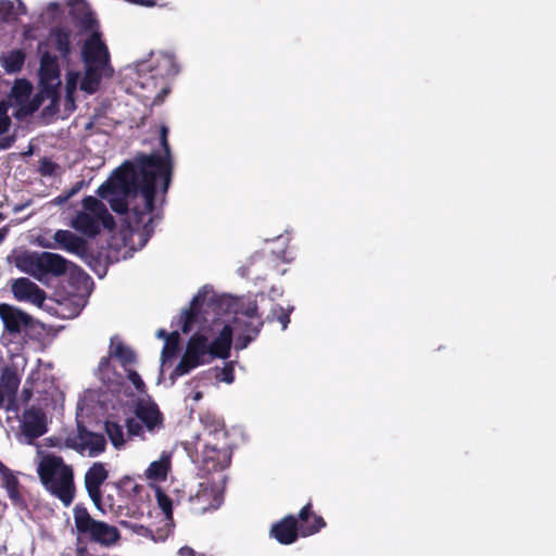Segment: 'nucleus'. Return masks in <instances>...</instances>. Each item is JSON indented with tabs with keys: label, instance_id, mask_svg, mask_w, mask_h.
<instances>
[{
	"label": "nucleus",
	"instance_id": "f257e3e1",
	"mask_svg": "<svg viewBox=\"0 0 556 556\" xmlns=\"http://www.w3.org/2000/svg\"><path fill=\"white\" fill-rule=\"evenodd\" d=\"M160 143L164 155L157 153L140 154L134 163L141 176L143 207H132L129 220L126 224L127 231H123V243H127L128 237L138 235L139 243H148L154 233L152 213L155 208L156 180L162 179V191L165 194L169 188L173 175V162L168 143V127L160 128Z\"/></svg>",
	"mask_w": 556,
	"mask_h": 556
},
{
	"label": "nucleus",
	"instance_id": "f03ea898",
	"mask_svg": "<svg viewBox=\"0 0 556 556\" xmlns=\"http://www.w3.org/2000/svg\"><path fill=\"white\" fill-rule=\"evenodd\" d=\"M83 210L77 212L71 222L72 228L81 237L71 230H58L54 243H88L86 239H93L102 229L113 231L115 219L106 205L93 195H86L81 201Z\"/></svg>",
	"mask_w": 556,
	"mask_h": 556
},
{
	"label": "nucleus",
	"instance_id": "7ed1b4c3",
	"mask_svg": "<svg viewBox=\"0 0 556 556\" xmlns=\"http://www.w3.org/2000/svg\"><path fill=\"white\" fill-rule=\"evenodd\" d=\"M179 72L175 58L168 53L138 64L136 85L152 94L153 103L160 104L170 92V79Z\"/></svg>",
	"mask_w": 556,
	"mask_h": 556
},
{
	"label": "nucleus",
	"instance_id": "20e7f679",
	"mask_svg": "<svg viewBox=\"0 0 556 556\" xmlns=\"http://www.w3.org/2000/svg\"><path fill=\"white\" fill-rule=\"evenodd\" d=\"M37 473L45 489L70 506L75 496L74 471L61 456L43 455L38 464Z\"/></svg>",
	"mask_w": 556,
	"mask_h": 556
},
{
	"label": "nucleus",
	"instance_id": "39448f33",
	"mask_svg": "<svg viewBox=\"0 0 556 556\" xmlns=\"http://www.w3.org/2000/svg\"><path fill=\"white\" fill-rule=\"evenodd\" d=\"M326 526L325 519L314 511L313 503L309 501L300 509L298 518L290 514L273 523L269 536L282 545H290L296 542L300 535L305 538L316 534Z\"/></svg>",
	"mask_w": 556,
	"mask_h": 556
},
{
	"label": "nucleus",
	"instance_id": "423d86ee",
	"mask_svg": "<svg viewBox=\"0 0 556 556\" xmlns=\"http://www.w3.org/2000/svg\"><path fill=\"white\" fill-rule=\"evenodd\" d=\"M50 249H64L78 257L99 277L103 278L111 264L121 258L131 257L144 245H42Z\"/></svg>",
	"mask_w": 556,
	"mask_h": 556
},
{
	"label": "nucleus",
	"instance_id": "0eeeda50",
	"mask_svg": "<svg viewBox=\"0 0 556 556\" xmlns=\"http://www.w3.org/2000/svg\"><path fill=\"white\" fill-rule=\"evenodd\" d=\"M207 440L204 445L202 463L206 471H220L231 463L228 432L224 422L206 415L201 418Z\"/></svg>",
	"mask_w": 556,
	"mask_h": 556
},
{
	"label": "nucleus",
	"instance_id": "6e6552de",
	"mask_svg": "<svg viewBox=\"0 0 556 556\" xmlns=\"http://www.w3.org/2000/svg\"><path fill=\"white\" fill-rule=\"evenodd\" d=\"M73 515L78 539H86L101 546H112L119 541L118 529L104 521L96 520L86 507L76 505Z\"/></svg>",
	"mask_w": 556,
	"mask_h": 556
},
{
	"label": "nucleus",
	"instance_id": "1a4fd4ad",
	"mask_svg": "<svg viewBox=\"0 0 556 556\" xmlns=\"http://www.w3.org/2000/svg\"><path fill=\"white\" fill-rule=\"evenodd\" d=\"M132 190L139 191L142 197L140 172L132 162L126 161L98 187L97 194L102 199H109L110 195H126Z\"/></svg>",
	"mask_w": 556,
	"mask_h": 556
},
{
	"label": "nucleus",
	"instance_id": "9d476101",
	"mask_svg": "<svg viewBox=\"0 0 556 556\" xmlns=\"http://www.w3.org/2000/svg\"><path fill=\"white\" fill-rule=\"evenodd\" d=\"M210 362L208 340L206 336L195 332L189 338L185 353L182 354L180 362L172 371L169 378L174 382L178 377H181L190 372L192 369Z\"/></svg>",
	"mask_w": 556,
	"mask_h": 556
},
{
	"label": "nucleus",
	"instance_id": "9b49d317",
	"mask_svg": "<svg viewBox=\"0 0 556 556\" xmlns=\"http://www.w3.org/2000/svg\"><path fill=\"white\" fill-rule=\"evenodd\" d=\"M207 308L212 309L217 316L232 311L235 313L233 323H241L243 318L256 319L257 317H262L258 313V305L255 300L235 303L232 298L215 293L208 298Z\"/></svg>",
	"mask_w": 556,
	"mask_h": 556
},
{
	"label": "nucleus",
	"instance_id": "f8f14e48",
	"mask_svg": "<svg viewBox=\"0 0 556 556\" xmlns=\"http://www.w3.org/2000/svg\"><path fill=\"white\" fill-rule=\"evenodd\" d=\"M39 80L47 98L54 100L59 97L60 66L56 55L49 51H45L40 56Z\"/></svg>",
	"mask_w": 556,
	"mask_h": 556
},
{
	"label": "nucleus",
	"instance_id": "ddd939ff",
	"mask_svg": "<svg viewBox=\"0 0 556 556\" xmlns=\"http://www.w3.org/2000/svg\"><path fill=\"white\" fill-rule=\"evenodd\" d=\"M81 60L84 65L109 68L114 73L110 63V52L108 46L101 38L99 31H93L84 42L81 47Z\"/></svg>",
	"mask_w": 556,
	"mask_h": 556
},
{
	"label": "nucleus",
	"instance_id": "4468645a",
	"mask_svg": "<svg viewBox=\"0 0 556 556\" xmlns=\"http://www.w3.org/2000/svg\"><path fill=\"white\" fill-rule=\"evenodd\" d=\"M0 318L5 331L12 336L34 329L37 324L33 316L7 303H0Z\"/></svg>",
	"mask_w": 556,
	"mask_h": 556
},
{
	"label": "nucleus",
	"instance_id": "2eb2a0df",
	"mask_svg": "<svg viewBox=\"0 0 556 556\" xmlns=\"http://www.w3.org/2000/svg\"><path fill=\"white\" fill-rule=\"evenodd\" d=\"M21 431L26 443L33 444L48 431L46 413L35 406L25 409L21 420Z\"/></svg>",
	"mask_w": 556,
	"mask_h": 556
},
{
	"label": "nucleus",
	"instance_id": "dca6fc26",
	"mask_svg": "<svg viewBox=\"0 0 556 556\" xmlns=\"http://www.w3.org/2000/svg\"><path fill=\"white\" fill-rule=\"evenodd\" d=\"M10 289L18 302H29L38 307H41L47 299L45 290L25 277L12 279Z\"/></svg>",
	"mask_w": 556,
	"mask_h": 556
},
{
	"label": "nucleus",
	"instance_id": "f3484780",
	"mask_svg": "<svg viewBox=\"0 0 556 556\" xmlns=\"http://www.w3.org/2000/svg\"><path fill=\"white\" fill-rule=\"evenodd\" d=\"M109 477V471L103 463H93L85 473V488L94 506L104 511L102 508L101 486Z\"/></svg>",
	"mask_w": 556,
	"mask_h": 556
},
{
	"label": "nucleus",
	"instance_id": "a211bd4d",
	"mask_svg": "<svg viewBox=\"0 0 556 556\" xmlns=\"http://www.w3.org/2000/svg\"><path fill=\"white\" fill-rule=\"evenodd\" d=\"M134 413L136 418L140 420L151 433L164 427V416L155 402L139 400L135 405Z\"/></svg>",
	"mask_w": 556,
	"mask_h": 556
},
{
	"label": "nucleus",
	"instance_id": "6ab92c4d",
	"mask_svg": "<svg viewBox=\"0 0 556 556\" xmlns=\"http://www.w3.org/2000/svg\"><path fill=\"white\" fill-rule=\"evenodd\" d=\"M207 287H202L192 298L188 308L182 309L180 314L181 331L189 333L193 326L200 321V314L203 305H207Z\"/></svg>",
	"mask_w": 556,
	"mask_h": 556
},
{
	"label": "nucleus",
	"instance_id": "aec40b11",
	"mask_svg": "<svg viewBox=\"0 0 556 556\" xmlns=\"http://www.w3.org/2000/svg\"><path fill=\"white\" fill-rule=\"evenodd\" d=\"M233 331L230 325H225L218 336L208 343L211 361L214 358L226 359L230 356Z\"/></svg>",
	"mask_w": 556,
	"mask_h": 556
},
{
	"label": "nucleus",
	"instance_id": "412c9836",
	"mask_svg": "<svg viewBox=\"0 0 556 556\" xmlns=\"http://www.w3.org/2000/svg\"><path fill=\"white\" fill-rule=\"evenodd\" d=\"M235 324L241 329V332L236 339V349L244 350L257 338L264 326V320L262 317H257L256 319L243 318L241 323Z\"/></svg>",
	"mask_w": 556,
	"mask_h": 556
},
{
	"label": "nucleus",
	"instance_id": "4be33fe9",
	"mask_svg": "<svg viewBox=\"0 0 556 556\" xmlns=\"http://www.w3.org/2000/svg\"><path fill=\"white\" fill-rule=\"evenodd\" d=\"M66 269V261L62 256L49 252L40 253L39 281L42 282L48 275L61 276Z\"/></svg>",
	"mask_w": 556,
	"mask_h": 556
},
{
	"label": "nucleus",
	"instance_id": "5701e85b",
	"mask_svg": "<svg viewBox=\"0 0 556 556\" xmlns=\"http://www.w3.org/2000/svg\"><path fill=\"white\" fill-rule=\"evenodd\" d=\"M71 36V29L61 26L52 27L49 31L48 40L63 60H68L72 54Z\"/></svg>",
	"mask_w": 556,
	"mask_h": 556
},
{
	"label": "nucleus",
	"instance_id": "b1692460",
	"mask_svg": "<svg viewBox=\"0 0 556 556\" xmlns=\"http://www.w3.org/2000/svg\"><path fill=\"white\" fill-rule=\"evenodd\" d=\"M113 73L109 68L85 65V74L80 80V89L87 93L98 91L101 79L111 77Z\"/></svg>",
	"mask_w": 556,
	"mask_h": 556
},
{
	"label": "nucleus",
	"instance_id": "393cba45",
	"mask_svg": "<svg viewBox=\"0 0 556 556\" xmlns=\"http://www.w3.org/2000/svg\"><path fill=\"white\" fill-rule=\"evenodd\" d=\"M81 450L88 448L90 456H97L105 451L106 441L102 433L79 429L78 434Z\"/></svg>",
	"mask_w": 556,
	"mask_h": 556
},
{
	"label": "nucleus",
	"instance_id": "a878e982",
	"mask_svg": "<svg viewBox=\"0 0 556 556\" xmlns=\"http://www.w3.org/2000/svg\"><path fill=\"white\" fill-rule=\"evenodd\" d=\"M13 263L21 271L26 273L38 280L40 253L21 252L13 256Z\"/></svg>",
	"mask_w": 556,
	"mask_h": 556
},
{
	"label": "nucleus",
	"instance_id": "bb28decb",
	"mask_svg": "<svg viewBox=\"0 0 556 556\" xmlns=\"http://www.w3.org/2000/svg\"><path fill=\"white\" fill-rule=\"evenodd\" d=\"M0 472L2 475L3 486L8 493L9 498L14 505L24 504V497L20 491V481L14 476L11 469L0 463Z\"/></svg>",
	"mask_w": 556,
	"mask_h": 556
},
{
	"label": "nucleus",
	"instance_id": "cd10ccee",
	"mask_svg": "<svg viewBox=\"0 0 556 556\" xmlns=\"http://www.w3.org/2000/svg\"><path fill=\"white\" fill-rule=\"evenodd\" d=\"M123 525L129 528L137 535L150 539L153 542H164L167 539L169 532L167 525L157 528L155 531L143 525L128 522H123Z\"/></svg>",
	"mask_w": 556,
	"mask_h": 556
},
{
	"label": "nucleus",
	"instance_id": "c85d7f7f",
	"mask_svg": "<svg viewBox=\"0 0 556 556\" xmlns=\"http://www.w3.org/2000/svg\"><path fill=\"white\" fill-rule=\"evenodd\" d=\"M25 59V52L21 49H15L2 58L1 64L8 74H15L22 71Z\"/></svg>",
	"mask_w": 556,
	"mask_h": 556
},
{
	"label": "nucleus",
	"instance_id": "c756f323",
	"mask_svg": "<svg viewBox=\"0 0 556 556\" xmlns=\"http://www.w3.org/2000/svg\"><path fill=\"white\" fill-rule=\"evenodd\" d=\"M104 430L115 448L119 450L125 445L124 429L119 422L108 419L104 422Z\"/></svg>",
	"mask_w": 556,
	"mask_h": 556
},
{
	"label": "nucleus",
	"instance_id": "7c9ffc66",
	"mask_svg": "<svg viewBox=\"0 0 556 556\" xmlns=\"http://www.w3.org/2000/svg\"><path fill=\"white\" fill-rule=\"evenodd\" d=\"M110 356L116 357L124 369H127L129 365L135 364L137 361L136 353L122 342L114 346V350L110 352Z\"/></svg>",
	"mask_w": 556,
	"mask_h": 556
},
{
	"label": "nucleus",
	"instance_id": "2f4dec72",
	"mask_svg": "<svg viewBox=\"0 0 556 556\" xmlns=\"http://www.w3.org/2000/svg\"><path fill=\"white\" fill-rule=\"evenodd\" d=\"M179 340L180 336L177 330L169 332V336L165 341L161 353V359L163 364L173 359L177 355L179 351Z\"/></svg>",
	"mask_w": 556,
	"mask_h": 556
},
{
	"label": "nucleus",
	"instance_id": "473e14b6",
	"mask_svg": "<svg viewBox=\"0 0 556 556\" xmlns=\"http://www.w3.org/2000/svg\"><path fill=\"white\" fill-rule=\"evenodd\" d=\"M169 470V460L162 458L160 460L152 462L148 467L146 475L148 479L162 481L165 480Z\"/></svg>",
	"mask_w": 556,
	"mask_h": 556
},
{
	"label": "nucleus",
	"instance_id": "72a5a7b5",
	"mask_svg": "<svg viewBox=\"0 0 556 556\" xmlns=\"http://www.w3.org/2000/svg\"><path fill=\"white\" fill-rule=\"evenodd\" d=\"M292 308H285L279 304H276L270 309L269 314L266 317V320L273 323L275 320L279 321L282 326V330H286L290 323V314Z\"/></svg>",
	"mask_w": 556,
	"mask_h": 556
},
{
	"label": "nucleus",
	"instance_id": "f704fd0d",
	"mask_svg": "<svg viewBox=\"0 0 556 556\" xmlns=\"http://www.w3.org/2000/svg\"><path fill=\"white\" fill-rule=\"evenodd\" d=\"M1 380L8 396L15 395L20 386L18 375L7 368L2 374Z\"/></svg>",
	"mask_w": 556,
	"mask_h": 556
},
{
	"label": "nucleus",
	"instance_id": "c9c22d12",
	"mask_svg": "<svg viewBox=\"0 0 556 556\" xmlns=\"http://www.w3.org/2000/svg\"><path fill=\"white\" fill-rule=\"evenodd\" d=\"M155 497H156L159 507L162 509V511L166 515V517L168 519H172V517H173L172 498L159 486L155 490Z\"/></svg>",
	"mask_w": 556,
	"mask_h": 556
},
{
	"label": "nucleus",
	"instance_id": "e433bc0d",
	"mask_svg": "<svg viewBox=\"0 0 556 556\" xmlns=\"http://www.w3.org/2000/svg\"><path fill=\"white\" fill-rule=\"evenodd\" d=\"M115 485L119 491L132 493L134 495H137L141 490V485L137 484L129 477L122 478L118 482L115 483Z\"/></svg>",
	"mask_w": 556,
	"mask_h": 556
},
{
	"label": "nucleus",
	"instance_id": "4c0bfd02",
	"mask_svg": "<svg viewBox=\"0 0 556 556\" xmlns=\"http://www.w3.org/2000/svg\"><path fill=\"white\" fill-rule=\"evenodd\" d=\"M59 165L51 159L45 156L39 160V173L41 176H53Z\"/></svg>",
	"mask_w": 556,
	"mask_h": 556
},
{
	"label": "nucleus",
	"instance_id": "58836bf2",
	"mask_svg": "<svg viewBox=\"0 0 556 556\" xmlns=\"http://www.w3.org/2000/svg\"><path fill=\"white\" fill-rule=\"evenodd\" d=\"M140 420L132 417L126 419L125 426L129 437H143V426Z\"/></svg>",
	"mask_w": 556,
	"mask_h": 556
},
{
	"label": "nucleus",
	"instance_id": "ea45409f",
	"mask_svg": "<svg viewBox=\"0 0 556 556\" xmlns=\"http://www.w3.org/2000/svg\"><path fill=\"white\" fill-rule=\"evenodd\" d=\"M109 203L111 208L117 214H125L128 211V202L125 197H116L110 198Z\"/></svg>",
	"mask_w": 556,
	"mask_h": 556
},
{
	"label": "nucleus",
	"instance_id": "a19ab883",
	"mask_svg": "<svg viewBox=\"0 0 556 556\" xmlns=\"http://www.w3.org/2000/svg\"><path fill=\"white\" fill-rule=\"evenodd\" d=\"M126 372H127V378L128 380L132 383V386L135 387V389L139 392V393H143L146 392V383L143 382V380L141 379L140 375L134 370V369H125Z\"/></svg>",
	"mask_w": 556,
	"mask_h": 556
},
{
	"label": "nucleus",
	"instance_id": "79ce46f5",
	"mask_svg": "<svg viewBox=\"0 0 556 556\" xmlns=\"http://www.w3.org/2000/svg\"><path fill=\"white\" fill-rule=\"evenodd\" d=\"M14 5L11 1L0 2V18L3 21H10L15 18Z\"/></svg>",
	"mask_w": 556,
	"mask_h": 556
},
{
	"label": "nucleus",
	"instance_id": "37998d69",
	"mask_svg": "<svg viewBox=\"0 0 556 556\" xmlns=\"http://www.w3.org/2000/svg\"><path fill=\"white\" fill-rule=\"evenodd\" d=\"M7 112V105L3 102H0V135L7 132L11 125V119Z\"/></svg>",
	"mask_w": 556,
	"mask_h": 556
},
{
	"label": "nucleus",
	"instance_id": "c03bdc74",
	"mask_svg": "<svg viewBox=\"0 0 556 556\" xmlns=\"http://www.w3.org/2000/svg\"><path fill=\"white\" fill-rule=\"evenodd\" d=\"M30 88H31V87H30V85H29V83H28L27 80H25V79H21V80H17V81L15 83V85H14V87H13V92H14L15 94L21 93V94H25V96H27V94H29V92H30Z\"/></svg>",
	"mask_w": 556,
	"mask_h": 556
},
{
	"label": "nucleus",
	"instance_id": "a18cd8bd",
	"mask_svg": "<svg viewBox=\"0 0 556 556\" xmlns=\"http://www.w3.org/2000/svg\"><path fill=\"white\" fill-rule=\"evenodd\" d=\"M235 379V371L231 364H226L220 372V380L227 383H231Z\"/></svg>",
	"mask_w": 556,
	"mask_h": 556
},
{
	"label": "nucleus",
	"instance_id": "49530a36",
	"mask_svg": "<svg viewBox=\"0 0 556 556\" xmlns=\"http://www.w3.org/2000/svg\"><path fill=\"white\" fill-rule=\"evenodd\" d=\"M274 254L282 263H290L294 258L293 253L288 250L287 245H285L280 251L274 252Z\"/></svg>",
	"mask_w": 556,
	"mask_h": 556
},
{
	"label": "nucleus",
	"instance_id": "de8ad7c7",
	"mask_svg": "<svg viewBox=\"0 0 556 556\" xmlns=\"http://www.w3.org/2000/svg\"><path fill=\"white\" fill-rule=\"evenodd\" d=\"M83 186H84V180L75 182L64 197H59V201L60 202L67 201L68 199L74 197L77 192H79V190L83 188Z\"/></svg>",
	"mask_w": 556,
	"mask_h": 556
},
{
	"label": "nucleus",
	"instance_id": "09e8293b",
	"mask_svg": "<svg viewBox=\"0 0 556 556\" xmlns=\"http://www.w3.org/2000/svg\"><path fill=\"white\" fill-rule=\"evenodd\" d=\"M81 23L86 29H90L96 24V20L93 18L91 13H88L85 15Z\"/></svg>",
	"mask_w": 556,
	"mask_h": 556
},
{
	"label": "nucleus",
	"instance_id": "8fccbe9b",
	"mask_svg": "<svg viewBox=\"0 0 556 556\" xmlns=\"http://www.w3.org/2000/svg\"><path fill=\"white\" fill-rule=\"evenodd\" d=\"M112 356L109 355V356H104L100 359L99 365H98V368L100 371L108 370V368L110 367V358Z\"/></svg>",
	"mask_w": 556,
	"mask_h": 556
},
{
	"label": "nucleus",
	"instance_id": "3c124183",
	"mask_svg": "<svg viewBox=\"0 0 556 556\" xmlns=\"http://www.w3.org/2000/svg\"><path fill=\"white\" fill-rule=\"evenodd\" d=\"M14 137H5L0 140V149L5 150L12 147Z\"/></svg>",
	"mask_w": 556,
	"mask_h": 556
},
{
	"label": "nucleus",
	"instance_id": "603ef678",
	"mask_svg": "<svg viewBox=\"0 0 556 556\" xmlns=\"http://www.w3.org/2000/svg\"><path fill=\"white\" fill-rule=\"evenodd\" d=\"M179 556H194L195 552L190 546H182L178 551Z\"/></svg>",
	"mask_w": 556,
	"mask_h": 556
},
{
	"label": "nucleus",
	"instance_id": "864d4df0",
	"mask_svg": "<svg viewBox=\"0 0 556 556\" xmlns=\"http://www.w3.org/2000/svg\"><path fill=\"white\" fill-rule=\"evenodd\" d=\"M46 441L48 446H59L61 444V440L59 438H48Z\"/></svg>",
	"mask_w": 556,
	"mask_h": 556
},
{
	"label": "nucleus",
	"instance_id": "5fc2aeb1",
	"mask_svg": "<svg viewBox=\"0 0 556 556\" xmlns=\"http://www.w3.org/2000/svg\"><path fill=\"white\" fill-rule=\"evenodd\" d=\"M168 336L169 333L165 329H159L156 332V337L160 339H164L165 341L167 340Z\"/></svg>",
	"mask_w": 556,
	"mask_h": 556
},
{
	"label": "nucleus",
	"instance_id": "6e6d98bb",
	"mask_svg": "<svg viewBox=\"0 0 556 556\" xmlns=\"http://www.w3.org/2000/svg\"><path fill=\"white\" fill-rule=\"evenodd\" d=\"M8 233H9L8 226L0 228V243L7 238Z\"/></svg>",
	"mask_w": 556,
	"mask_h": 556
},
{
	"label": "nucleus",
	"instance_id": "4d7b16f0",
	"mask_svg": "<svg viewBox=\"0 0 556 556\" xmlns=\"http://www.w3.org/2000/svg\"><path fill=\"white\" fill-rule=\"evenodd\" d=\"M17 10H18V12L16 14H23L24 15V14L27 13L25 4L21 0H18Z\"/></svg>",
	"mask_w": 556,
	"mask_h": 556
},
{
	"label": "nucleus",
	"instance_id": "13d9d810",
	"mask_svg": "<svg viewBox=\"0 0 556 556\" xmlns=\"http://www.w3.org/2000/svg\"><path fill=\"white\" fill-rule=\"evenodd\" d=\"M277 239H283L286 241H290V240H292V236H291V232L289 230H287L285 235H280L279 237H277Z\"/></svg>",
	"mask_w": 556,
	"mask_h": 556
},
{
	"label": "nucleus",
	"instance_id": "bf43d9fd",
	"mask_svg": "<svg viewBox=\"0 0 556 556\" xmlns=\"http://www.w3.org/2000/svg\"><path fill=\"white\" fill-rule=\"evenodd\" d=\"M193 399H194L195 401H199L200 399H202V392H200V391L195 392V394H194Z\"/></svg>",
	"mask_w": 556,
	"mask_h": 556
},
{
	"label": "nucleus",
	"instance_id": "052dcab7",
	"mask_svg": "<svg viewBox=\"0 0 556 556\" xmlns=\"http://www.w3.org/2000/svg\"><path fill=\"white\" fill-rule=\"evenodd\" d=\"M58 8H59V4L56 2L49 3V9L50 10H54V9H58Z\"/></svg>",
	"mask_w": 556,
	"mask_h": 556
},
{
	"label": "nucleus",
	"instance_id": "680f3d73",
	"mask_svg": "<svg viewBox=\"0 0 556 556\" xmlns=\"http://www.w3.org/2000/svg\"><path fill=\"white\" fill-rule=\"evenodd\" d=\"M23 207H24V205L16 206V207L14 208V211H15V212H20V211H22V210H23Z\"/></svg>",
	"mask_w": 556,
	"mask_h": 556
},
{
	"label": "nucleus",
	"instance_id": "e2e57ef3",
	"mask_svg": "<svg viewBox=\"0 0 556 556\" xmlns=\"http://www.w3.org/2000/svg\"><path fill=\"white\" fill-rule=\"evenodd\" d=\"M66 445H67V446H70V447L76 448V445H75V444H70V443H67Z\"/></svg>",
	"mask_w": 556,
	"mask_h": 556
},
{
	"label": "nucleus",
	"instance_id": "0e129e2a",
	"mask_svg": "<svg viewBox=\"0 0 556 556\" xmlns=\"http://www.w3.org/2000/svg\"><path fill=\"white\" fill-rule=\"evenodd\" d=\"M37 243L41 244V243H45V242L42 240H40V239H37Z\"/></svg>",
	"mask_w": 556,
	"mask_h": 556
},
{
	"label": "nucleus",
	"instance_id": "69168bd1",
	"mask_svg": "<svg viewBox=\"0 0 556 556\" xmlns=\"http://www.w3.org/2000/svg\"><path fill=\"white\" fill-rule=\"evenodd\" d=\"M25 395L30 394L27 390H24Z\"/></svg>",
	"mask_w": 556,
	"mask_h": 556
},
{
	"label": "nucleus",
	"instance_id": "338daca9",
	"mask_svg": "<svg viewBox=\"0 0 556 556\" xmlns=\"http://www.w3.org/2000/svg\"><path fill=\"white\" fill-rule=\"evenodd\" d=\"M25 395L30 394L27 390H24Z\"/></svg>",
	"mask_w": 556,
	"mask_h": 556
},
{
	"label": "nucleus",
	"instance_id": "774afa93",
	"mask_svg": "<svg viewBox=\"0 0 556 556\" xmlns=\"http://www.w3.org/2000/svg\"><path fill=\"white\" fill-rule=\"evenodd\" d=\"M4 219L3 215L0 213V220Z\"/></svg>",
	"mask_w": 556,
	"mask_h": 556
}]
</instances>
